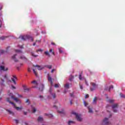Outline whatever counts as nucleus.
Instances as JSON below:
<instances>
[{
  "label": "nucleus",
  "instance_id": "338daca9",
  "mask_svg": "<svg viewBox=\"0 0 125 125\" xmlns=\"http://www.w3.org/2000/svg\"><path fill=\"white\" fill-rule=\"evenodd\" d=\"M31 42H34V39L33 38H31Z\"/></svg>",
  "mask_w": 125,
  "mask_h": 125
},
{
  "label": "nucleus",
  "instance_id": "393cba45",
  "mask_svg": "<svg viewBox=\"0 0 125 125\" xmlns=\"http://www.w3.org/2000/svg\"><path fill=\"white\" fill-rule=\"evenodd\" d=\"M16 52H18V53H23V52H22L21 51V50H15Z\"/></svg>",
  "mask_w": 125,
  "mask_h": 125
},
{
  "label": "nucleus",
  "instance_id": "774afa93",
  "mask_svg": "<svg viewBox=\"0 0 125 125\" xmlns=\"http://www.w3.org/2000/svg\"><path fill=\"white\" fill-rule=\"evenodd\" d=\"M36 43H33V46H35V45H36Z\"/></svg>",
  "mask_w": 125,
  "mask_h": 125
},
{
  "label": "nucleus",
  "instance_id": "c9c22d12",
  "mask_svg": "<svg viewBox=\"0 0 125 125\" xmlns=\"http://www.w3.org/2000/svg\"><path fill=\"white\" fill-rule=\"evenodd\" d=\"M44 54H45V55H48L49 57L50 56V55H49V53H48V52H46V51L44 52Z\"/></svg>",
  "mask_w": 125,
  "mask_h": 125
},
{
  "label": "nucleus",
  "instance_id": "ea45409f",
  "mask_svg": "<svg viewBox=\"0 0 125 125\" xmlns=\"http://www.w3.org/2000/svg\"><path fill=\"white\" fill-rule=\"evenodd\" d=\"M39 98L42 100V99H43V96L40 95L39 96Z\"/></svg>",
  "mask_w": 125,
  "mask_h": 125
},
{
  "label": "nucleus",
  "instance_id": "a211bd4d",
  "mask_svg": "<svg viewBox=\"0 0 125 125\" xmlns=\"http://www.w3.org/2000/svg\"><path fill=\"white\" fill-rule=\"evenodd\" d=\"M58 113H59V114H65V111H64V110H62V111L58 110Z\"/></svg>",
  "mask_w": 125,
  "mask_h": 125
},
{
  "label": "nucleus",
  "instance_id": "c85d7f7f",
  "mask_svg": "<svg viewBox=\"0 0 125 125\" xmlns=\"http://www.w3.org/2000/svg\"><path fill=\"white\" fill-rule=\"evenodd\" d=\"M120 97H122V98H125V95L121 93L120 94Z\"/></svg>",
  "mask_w": 125,
  "mask_h": 125
},
{
  "label": "nucleus",
  "instance_id": "72a5a7b5",
  "mask_svg": "<svg viewBox=\"0 0 125 125\" xmlns=\"http://www.w3.org/2000/svg\"><path fill=\"white\" fill-rule=\"evenodd\" d=\"M0 40H2V41H3V40H5V37L2 36V37H0Z\"/></svg>",
  "mask_w": 125,
  "mask_h": 125
},
{
  "label": "nucleus",
  "instance_id": "0eeeda50",
  "mask_svg": "<svg viewBox=\"0 0 125 125\" xmlns=\"http://www.w3.org/2000/svg\"><path fill=\"white\" fill-rule=\"evenodd\" d=\"M49 93L52 95L53 99H55V98H56V97H57L56 94L52 93V88L51 87L50 88Z\"/></svg>",
  "mask_w": 125,
  "mask_h": 125
},
{
  "label": "nucleus",
  "instance_id": "5fc2aeb1",
  "mask_svg": "<svg viewBox=\"0 0 125 125\" xmlns=\"http://www.w3.org/2000/svg\"><path fill=\"white\" fill-rule=\"evenodd\" d=\"M50 83H51V85H53V82L52 81H50Z\"/></svg>",
  "mask_w": 125,
  "mask_h": 125
},
{
  "label": "nucleus",
  "instance_id": "a878e982",
  "mask_svg": "<svg viewBox=\"0 0 125 125\" xmlns=\"http://www.w3.org/2000/svg\"><path fill=\"white\" fill-rule=\"evenodd\" d=\"M73 79H74V76H71L69 79V81H70V82H72Z\"/></svg>",
  "mask_w": 125,
  "mask_h": 125
},
{
  "label": "nucleus",
  "instance_id": "5701e85b",
  "mask_svg": "<svg viewBox=\"0 0 125 125\" xmlns=\"http://www.w3.org/2000/svg\"><path fill=\"white\" fill-rule=\"evenodd\" d=\"M23 90H24V91H30V89L23 87Z\"/></svg>",
  "mask_w": 125,
  "mask_h": 125
},
{
  "label": "nucleus",
  "instance_id": "dca6fc26",
  "mask_svg": "<svg viewBox=\"0 0 125 125\" xmlns=\"http://www.w3.org/2000/svg\"><path fill=\"white\" fill-rule=\"evenodd\" d=\"M83 71L81 72V73L79 74V80L80 81H82L83 80V78L82 77V76H83Z\"/></svg>",
  "mask_w": 125,
  "mask_h": 125
},
{
  "label": "nucleus",
  "instance_id": "20e7f679",
  "mask_svg": "<svg viewBox=\"0 0 125 125\" xmlns=\"http://www.w3.org/2000/svg\"><path fill=\"white\" fill-rule=\"evenodd\" d=\"M118 105L119 104H115L112 105V109H113V112H114V113H117L118 112V110L117 109H118Z\"/></svg>",
  "mask_w": 125,
  "mask_h": 125
},
{
  "label": "nucleus",
  "instance_id": "f257e3e1",
  "mask_svg": "<svg viewBox=\"0 0 125 125\" xmlns=\"http://www.w3.org/2000/svg\"><path fill=\"white\" fill-rule=\"evenodd\" d=\"M37 68L38 70H39L40 71L42 70L44 67H41V65L36 64V65H33V71L34 74L35 75L36 77H38V74L37 73Z\"/></svg>",
  "mask_w": 125,
  "mask_h": 125
},
{
  "label": "nucleus",
  "instance_id": "09e8293b",
  "mask_svg": "<svg viewBox=\"0 0 125 125\" xmlns=\"http://www.w3.org/2000/svg\"><path fill=\"white\" fill-rule=\"evenodd\" d=\"M59 53H62L63 52V51L61 50V49H59Z\"/></svg>",
  "mask_w": 125,
  "mask_h": 125
},
{
  "label": "nucleus",
  "instance_id": "a18cd8bd",
  "mask_svg": "<svg viewBox=\"0 0 125 125\" xmlns=\"http://www.w3.org/2000/svg\"><path fill=\"white\" fill-rule=\"evenodd\" d=\"M13 78H14V79H15V80H18V79L15 75H13Z\"/></svg>",
  "mask_w": 125,
  "mask_h": 125
},
{
  "label": "nucleus",
  "instance_id": "6e6552de",
  "mask_svg": "<svg viewBox=\"0 0 125 125\" xmlns=\"http://www.w3.org/2000/svg\"><path fill=\"white\" fill-rule=\"evenodd\" d=\"M20 38H21L22 41H26V40H29L30 38H29V35H26V36H23L21 35L20 36Z\"/></svg>",
  "mask_w": 125,
  "mask_h": 125
},
{
  "label": "nucleus",
  "instance_id": "ddd939ff",
  "mask_svg": "<svg viewBox=\"0 0 125 125\" xmlns=\"http://www.w3.org/2000/svg\"><path fill=\"white\" fill-rule=\"evenodd\" d=\"M31 83H35L36 85L35 86H32L30 87V88H35V87H37L38 86V83H37V81H34L31 82Z\"/></svg>",
  "mask_w": 125,
  "mask_h": 125
},
{
  "label": "nucleus",
  "instance_id": "9d476101",
  "mask_svg": "<svg viewBox=\"0 0 125 125\" xmlns=\"http://www.w3.org/2000/svg\"><path fill=\"white\" fill-rule=\"evenodd\" d=\"M0 69L1 70V71H7L8 70V68H7V67H6V68H4V66L1 65L0 66Z\"/></svg>",
  "mask_w": 125,
  "mask_h": 125
},
{
  "label": "nucleus",
  "instance_id": "e2e57ef3",
  "mask_svg": "<svg viewBox=\"0 0 125 125\" xmlns=\"http://www.w3.org/2000/svg\"><path fill=\"white\" fill-rule=\"evenodd\" d=\"M27 112H23V115H27Z\"/></svg>",
  "mask_w": 125,
  "mask_h": 125
},
{
  "label": "nucleus",
  "instance_id": "de8ad7c7",
  "mask_svg": "<svg viewBox=\"0 0 125 125\" xmlns=\"http://www.w3.org/2000/svg\"><path fill=\"white\" fill-rule=\"evenodd\" d=\"M88 97H89V95H88V94H86L85 96V98H88Z\"/></svg>",
  "mask_w": 125,
  "mask_h": 125
},
{
  "label": "nucleus",
  "instance_id": "2f4dec72",
  "mask_svg": "<svg viewBox=\"0 0 125 125\" xmlns=\"http://www.w3.org/2000/svg\"><path fill=\"white\" fill-rule=\"evenodd\" d=\"M14 121L16 122V124H17V125H18V124H19V121L17 120V119H14Z\"/></svg>",
  "mask_w": 125,
  "mask_h": 125
},
{
  "label": "nucleus",
  "instance_id": "6e6d98bb",
  "mask_svg": "<svg viewBox=\"0 0 125 125\" xmlns=\"http://www.w3.org/2000/svg\"><path fill=\"white\" fill-rule=\"evenodd\" d=\"M18 96L19 97H21V98H23V96H22V95H19Z\"/></svg>",
  "mask_w": 125,
  "mask_h": 125
},
{
  "label": "nucleus",
  "instance_id": "680f3d73",
  "mask_svg": "<svg viewBox=\"0 0 125 125\" xmlns=\"http://www.w3.org/2000/svg\"><path fill=\"white\" fill-rule=\"evenodd\" d=\"M41 40H36V42H41Z\"/></svg>",
  "mask_w": 125,
  "mask_h": 125
},
{
  "label": "nucleus",
  "instance_id": "0e129e2a",
  "mask_svg": "<svg viewBox=\"0 0 125 125\" xmlns=\"http://www.w3.org/2000/svg\"><path fill=\"white\" fill-rule=\"evenodd\" d=\"M70 105H72L73 104V102H72V101H70Z\"/></svg>",
  "mask_w": 125,
  "mask_h": 125
},
{
  "label": "nucleus",
  "instance_id": "bb28decb",
  "mask_svg": "<svg viewBox=\"0 0 125 125\" xmlns=\"http://www.w3.org/2000/svg\"><path fill=\"white\" fill-rule=\"evenodd\" d=\"M1 80L2 81V83H1V85H2L3 86H4V83H4V80L2 79H1Z\"/></svg>",
  "mask_w": 125,
  "mask_h": 125
},
{
  "label": "nucleus",
  "instance_id": "49530a36",
  "mask_svg": "<svg viewBox=\"0 0 125 125\" xmlns=\"http://www.w3.org/2000/svg\"><path fill=\"white\" fill-rule=\"evenodd\" d=\"M11 87L13 89H16V87H15V86H14L13 85H12Z\"/></svg>",
  "mask_w": 125,
  "mask_h": 125
},
{
  "label": "nucleus",
  "instance_id": "58836bf2",
  "mask_svg": "<svg viewBox=\"0 0 125 125\" xmlns=\"http://www.w3.org/2000/svg\"><path fill=\"white\" fill-rule=\"evenodd\" d=\"M109 103H113L114 102V100H109L108 101Z\"/></svg>",
  "mask_w": 125,
  "mask_h": 125
},
{
  "label": "nucleus",
  "instance_id": "f8f14e48",
  "mask_svg": "<svg viewBox=\"0 0 125 125\" xmlns=\"http://www.w3.org/2000/svg\"><path fill=\"white\" fill-rule=\"evenodd\" d=\"M19 59H21L22 60H26V61L28 60V59L23 55L19 57Z\"/></svg>",
  "mask_w": 125,
  "mask_h": 125
},
{
  "label": "nucleus",
  "instance_id": "7ed1b4c3",
  "mask_svg": "<svg viewBox=\"0 0 125 125\" xmlns=\"http://www.w3.org/2000/svg\"><path fill=\"white\" fill-rule=\"evenodd\" d=\"M72 114L73 115H75L76 119L78 122H82V118L81 117H82V115L79 114L77 113L74 112H72Z\"/></svg>",
  "mask_w": 125,
  "mask_h": 125
},
{
  "label": "nucleus",
  "instance_id": "bf43d9fd",
  "mask_svg": "<svg viewBox=\"0 0 125 125\" xmlns=\"http://www.w3.org/2000/svg\"><path fill=\"white\" fill-rule=\"evenodd\" d=\"M19 47H20V48H23V46H20V45H19Z\"/></svg>",
  "mask_w": 125,
  "mask_h": 125
},
{
  "label": "nucleus",
  "instance_id": "f03ea898",
  "mask_svg": "<svg viewBox=\"0 0 125 125\" xmlns=\"http://www.w3.org/2000/svg\"><path fill=\"white\" fill-rule=\"evenodd\" d=\"M6 101L7 102H9V103H10V104H12V105H13V106H14V108H15V109H16V110H17V111H21V110H23V107L21 106L20 107H19L18 106H16V105H15V104L12 102L11 101L9 100V98H7L6 99Z\"/></svg>",
  "mask_w": 125,
  "mask_h": 125
},
{
  "label": "nucleus",
  "instance_id": "864d4df0",
  "mask_svg": "<svg viewBox=\"0 0 125 125\" xmlns=\"http://www.w3.org/2000/svg\"><path fill=\"white\" fill-rule=\"evenodd\" d=\"M80 87L81 89H83V85L80 84Z\"/></svg>",
  "mask_w": 125,
  "mask_h": 125
},
{
  "label": "nucleus",
  "instance_id": "39448f33",
  "mask_svg": "<svg viewBox=\"0 0 125 125\" xmlns=\"http://www.w3.org/2000/svg\"><path fill=\"white\" fill-rule=\"evenodd\" d=\"M98 87V86L95 84L94 83H92V87H90V90L91 91H93V90H95L96 88Z\"/></svg>",
  "mask_w": 125,
  "mask_h": 125
},
{
  "label": "nucleus",
  "instance_id": "4be33fe9",
  "mask_svg": "<svg viewBox=\"0 0 125 125\" xmlns=\"http://www.w3.org/2000/svg\"><path fill=\"white\" fill-rule=\"evenodd\" d=\"M7 111L9 113V114L10 115H14V113L12 112V111H11V110L7 109Z\"/></svg>",
  "mask_w": 125,
  "mask_h": 125
},
{
  "label": "nucleus",
  "instance_id": "3c124183",
  "mask_svg": "<svg viewBox=\"0 0 125 125\" xmlns=\"http://www.w3.org/2000/svg\"><path fill=\"white\" fill-rule=\"evenodd\" d=\"M97 99V98L96 97V98H95L94 99V100H93V101H94V102H96V100Z\"/></svg>",
  "mask_w": 125,
  "mask_h": 125
},
{
  "label": "nucleus",
  "instance_id": "4c0bfd02",
  "mask_svg": "<svg viewBox=\"0 0 125 125\" xmlns=\"http://www.w3.org/2000/svg\"><path fill=\"white\" fill-rule=\"evenodd\" d=\"M42 52V49H38V50H36V52Z\"/></svg>",
  "mask_w": 125,
  "mask_h": 125
},
{
  "label": "nucleus",
  "instance_id": "f3484780",
  "mask_svg": "<svg viewBox=\"0 0 125 125\" xmlns=\"http://www.w3.org/2000/svg\"><path fill=\"white\" fill-rule=\"evenodd\" d=\"M38 122H42L43 121V118L42 117H39V118L37 119Z\"/></svg>",
  "mask_w": 125,
  "mask_h": 125
},
{
  "label": "nucleus",
  "instance_id": "4468645a",
  "mask_svg": "<svg viewBox=\"0 0 125 125\" xmlns=\"http://www.w3.org/2000/svg\"><path fill=\"white\" fill-rule=\"evenodd\" d=\"M17 55V54H15V55H14L12 57V59L15 61V62H18L19 61V60L16 59Z\"/></svg>",
  "mask_w": 125,
  "mask_h": 125
},
{
  "label": "nucleus",
  "instance_id": "603ef678",
  "mask_svg": "<svg viewBox=\"0 0 125 125\" xmlns=\"http://www.w3.org/2000/svg\"><path fill=\"white\" fill-rule=\"evenodd\" d=\"M70 97H73L74 96V94L70 93Z\"/></svg>",
  "mask_w": 125,
  "mask_h": 125
},
{
  "label": "nucleus",
  "instance_id": "aec40b11",
  "mask_svg": "<svg viewBox=\"0 0 125 125\" xmlns=\"http://www.w3.org/2000/svg\"><path fill=\"white\" fill-rule=\"evenodd\" d=\"M25 103H28L27 105H30V104H31V103H30V100L29 99H26L25 100Z\"/></svg>",
  "mask_w": 125,
  "mask_h": 125
},
{
  "label": "nucleus",
  "instance_id": "f704fd0d",
  "mask_svg": "<svg viewBox=\"0 0 125 125\" xmlns=\"http://www.w3.org/2000/svg\"><path fill=\"white\" fill-rule=\"evenodd\" d=\"M48 118H50L51 119L52 118H53V115L51 114L48 115Z\"/></svg>",
  "mask_w": 125,
  "mask_h": 125
},
{
  "label": "nucleus",
  "instance_id": "423d86ee",
  "mask_svg": "<svg viewBox=\"0 0 125 125\" xmlns=\"http://www.w3.org/2000/svg\"><path fill=\"white\" fill-rule=\"evenodd\" d=\"M108 120H109V118H104L103 121V124L104 125H111V123L108 121Z\"/></svg>",
  "mask_w": 125,
  "mask_h": 125
},
{
  "label": "nucleus",
  "instance_id": "e433bc0d",
  "mask_svg": "<svg viewBox=\"0 0 125 125\" xmlns=\"http://www.w3.org/2000/svg\"><path fill=\"white\" fill-rule=\"evenodd\" d=\"M83 104H84V105L85 107H86L87 105H88V104L86 103V102H85V101L83 102Z\"/></svg>",
  "mask_w": 125,
  "mask_h": 125
},
{
  "label": "nucleus",
  "instance_id": "4d7b16f0",
  "mask_svg": "<svg viewBox=\"0 0 125 125\" xmlns=\"http://www.w3.org/2000/svg\"><path fill=\"white\" fill-rule=\"evenodd\" d=\"M54 71H55V69H52V70H51V73H53V72H54Z\"/></svg>",
  "mask_w": 125,
  "mask_h": 125
},
{
  "label": "nucleus",
  "instance_id": "37998d69",
  "mask_svg": "<svg viewBox=\"0 0 125 125\" xmlns=\"http://www.w3.org/2000/svg\"><path fill=\"white\" fill-rule=\"evenodd\" d=\"M47 67L48 68V69H51V68H52V65H47Z\"/></svg>",
  "mask_w": 125,
  "mask_h": 125
},
{
  "label": "nucleus",
  "instance_id": "473e14b6",
  "mask_svg": "<svg viewBox=\"0 0 125 125\" xmlns=\"http://www.w3.org/2000/svg\"><path fill=\"white\" fill-rule=\"evenodd\" d=\"M88 109H89V113H93V111H92V109H91V108L90 107H88Z\"/></svg>",
  "mask_w": 125,
  "mask_h": 125
},
{
  "label": "nucleus",
  "instance_id": "9b49d317",
  "mask_svg": "<svg viewBox=\"0 0 125 125\" xmlns=\"http://www.w3.org/2000/svg\"><path fill=\"white\" fill-rule=\"evenodd\" d=\"M44 88V85H43V84H41L39 87V90L40 91H42Z\"/></svg>",
  "mask_w": 125,
  "mask_h": 125
},
{
  "label": "nucleus",
  "instance_id": "b1692460",
  "mask_svg": "<svg viewBox=\"0 0 125 125\" xmlns=\"http://www.w3.org/2000/svg\"><path fill=\"white\" fill-rule=\"evenodd\" d=\"M50 53L52 52L53 55H55V52H54V51H53V49H50Z\"/></svg>",
  "mask_w": 125,
  "mask_h": 125
},
{
  "label": "nucleus",
  "instance_id": "c03bdc74",
  "mask_svg": "<svg viewBox=\"0 0 125 125\" xmlns=\"http://www.w3.org/2000/svg\"><path fill=\"white\" fill-rule=\"evenodd\" d=\"M0 53L2 54H3V53H4V52H5V51H4V50H0Z\"/></svg>",
  "mask_w": 125,
  "mask_h": 125
},
{
  "label": "nucleus",
  "instance_id": "6ab92c4d",
  "mask_svg": "<svg viewBox=\"0 0 125 125\" xmlns=\"http://www.w3.org/2000/svg\"><path fill=\"white\" fill-rule=\"evenodd\" d=\"M69 83H67L64 84V87H65L66 88H69L70 87L69 86Z\"/></svg>",
  "mask_w": 125,
  "mask_h": 125
},
{
  "label": "nucleus",
  "instance_id": "2eb2a0df",
  "mask_svg": "<svg viewBox=\"0 0 125 125\" xmlns=\"http://www.w3.org/2000/svg\"><path fill=\"white\" fill-rule=\"evenodd\" d=\"M74 124H76V123L75 122L72 121H69L68 122V125H74Z\"/></svg>",
  "mask_w": 125,
  "mask_h": 125
},
{
  "label": "nucleus",
  "instance_id": "a19ab883",
  "mask_svg": "<svg viewBox=\"0 0 125 125\" xmlns=\"http://www.w3.org/2000/svg\"><path fill=\"white\" fill-rule=\"evenodd\" d=\"M111 88H114V87L113 86V85H111L109 88V91H110V89H111Z\"/></svg>",
  "mask_w": 125,
  "mask_h": 125
},
{
  "label": "nucleus",
  "instance_id": "13d9d810",
  "mask_svg": "<svg viewBox=\"0 0 125 125\" xmlns=\"http://www.w3.org/2000/svg\"><path fill=\"white\" fill-rule=\"evenodd\" d=\"M1 27V21L0 20V28Z\"/></svg>",
  "mask_w": 125,
  "mask_h": 125
},
{
  "label": "nucleus",
  "instance_id": "052dcab7",
  "mask_svg": "<svg viewBox=\"0 0 125 125\" xmlns=\"http://www.w3.org/2000/svg\"><path fill=\"white\" fill-rule=\"evenodd\" d=\"M4 78H5V79H7V74L5 75Z\"/></svg>",
  "mask_w": 125,
  "mask_h": 125
},
{
  "label": "nucleus",
  "instance_id": "79ce46f5",
  "mask_svg": "<svg viewBox=\"0 0 125 125\" xmlns=\"http://www.w3.org/2000/svg\"><path fill=\"white\" fill-rule=\"evenodd\" d=\"M55 87H56V88L59 87V85L58 84H55Z\"/></svg>",
  "mask_w": 125,
  "mask_h": 125
},
{
  "label": "nucleus",
  "instance_id": "7c9ffc66",
  "mask_svg": "<svg viewBox=\"0 0 125 125\" xmlns=\"http://www.w3.org/2000/svg\"><path fill=\"white\" fill-rule=\"evenodd\" d=\"M32 112L33 113H36L37 112V109H36V108H33L32 109Z\"/></svg>",
  "mask_w": 125,
  "mask_h": 125
},
{
  "label": "nucleus",
  "instance_id": "8fccbe9b",
  "mask_svg": "<svg viewBox=\"0 0 125 125\" xmlns=\"http://www.w3.org/2000/svg\"><path fill=\"white\" fill-rule=\"evenodd\" d=\"M51 43L52 45H56V44L53 42H51Z\"/></svg>",
  "mask_w": 125,
  "mask_h": 125
},
{
  "label": "nucleus",
  "instance_id": "c756f323",
  "mask_svg": "<svg viewBox=\"0 0 125 125\" xmlns=\"http://www.w3.org/2000/svg\"><path fill=\"white\" fill-rule=\"evenodd\" d=\"M12 81L13 82V83H14V84H16V81H15V79L14 78H12Z\"/></svg>",
  "mask_w": 125,
  "mask_h": 125
},
{
  "label": "nucleus",
  "instance_id": "1a4fd4ad",
  "mask_svg": "<svg viewBox=\"0 0 125 125\" xmlns=\"http://www.w3.org/2000/svg\"><path fill=\"white\" fill-rule=\"evenodd\" d=\"M11 98L13 99L15 101H16V102H19L20 103H21V101H20V100H19V99H18V98H16L15 96H12L11 97Z\"/></svg>",
  "mask_w": 125,
  "mask_h": 125
},
{
  "label": "nucleus",
  "instance_id": "69168bd1",
  "mask_svg": "<svg viewBox=\"0 0 125 125\" xmlns=\"http://www.w3.org/2000/svg\"><path fill=\"white\" fill-rule=\"evenodd\" d=\"M28 71L29 72H31V68H28Z\"/></svg>",
  "mask_w": 125,
  "mask_h": 125
},
{
  "label": "nucleus",
  "instance_id": "412c9836",
  "mask_svg": "<svg viewBox=\"0 0 125 125\" xmlns=\"http://www.w3.org/2000/svg\"><path fill=\"white\" fill-rule=\"evenodd\" d=\"M48 82H52V78L50 76H48Z\"/></svg>",
  "mask_w": 125,
  "mask_h": 125
},
{
  "label": "nucleus",
  "instance_id": "cd10ccee",
  "mask_svg": "<svg viewBox=\"0 0 125 125\" xmlns=\"http://www.w3.org/2000/svg\"><path fill=\"white\" fill-rule=\"evenodd\" d=\"M31 55H32L33 57H37L38 56V55H35L33 52H31Z\"/></svg>",
  "mask_w": 125,
  "mask_h": 125
}]
</instances>
